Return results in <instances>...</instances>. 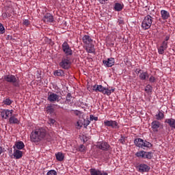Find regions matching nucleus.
<instances>
[{"label":"nucleus","instance_id":"nucleus-3","mask_svg":"<svg viewBox=\"0 0 175 175\" xmlns=\"http://www.w3.org/2000/svg\"><path fill=\"white\" fill-rule=\"evenodd\" d=\"M7 82L10 83H12L14 87L18 88L20 87V80L18 77L12 75H8L4 76L3 78Z\"/></svg>","mask_w":175,"mask_h":175},{"label":"nucleus","instance_id":"nucleus-10","mask_svg":"<svg viewBox=\"0 0 175 175\" xmlns=\"http://www.w3.org/2000/svg\"><path fill=\"white\" fill-rule=\"evenodd\" d=\"M90 175H108V174L104 170H100L95 168L90 170Z\"/></svg>","mask_w":175,"mask_h":175},{"label":"nucleus","instance_id":"nucleus-25","mask_svg":"<svg viewBox=\"0 0 175 175\" xmlns=\"http://www.w3.org/2000/svg\"><path fill=\"white\" fill-rule=\"evenodd\" d=\"M140 80H147L149 78V75L147 72H142L139 74Z\"/></svg>","mask_w":175,"mask_h":175},{"label":"nucleus","instance_id":"nucleus-26","mask_svg":"<svg viewBox=\"0 0 175 175\" xmlns=\"http://www.w3.org/2000/svg\"><path fill=\"white\" fill-rule=\"evenodd\" d=\"M152 146V145H151V144L149 142L144 141L140 148H144L145 150L146 148H150Z\"/></svg>","mask_w":175,"mask_h":175},{"label":"nucleus","instance_id":"nucleus-18","mask_svg":"<svg viewBox=\"0 0 175 175\" xmlns=\"http://www.w3.org/2000/svg\"><path fill=\"white\" fill-rule=\"evenodd\" d=\"M83 42L84 44H92L93 40L90 36L88 35H85L83 38H82Z\"/></svg>","mask_w":175,"mask_h":175},{"label":"nucleus","instance_id":"nucleus-29","mask_svg":"<svg viewBox=\"0 0 175 175\" xmlns=\"http://www.w3.org/2000/svg\"><path fill=\"white\" fill-rule=\"evenodd\" d=\"M15 146L18 150H22L25 146V145H24V143L22 141H19L15 144Z\"/></svg>","mask_w":175,"mask_h":175},{"label":"nucleus","instance_id":"nucleus-6","mask_svg":"<svg viewBox=\"0 0 175 175\" xmlns=\"http://www.w3.org/2000/svg\"><path fill=\"white\" fill-rule=\"evenodd\" d=\"M103 124H105V127H109L112 129H119L120 125H118V123L117 121L114 120H105L103 122Z\"/></svg>","mask_w":175,"mask_h":175},{"label":"nucleus","instance_id":"nucleus-23","mask_svg":"<svg viewBox=\"0 0 175 175\" xmlns=\"http://www.w3.org/2000/svg\"><path fill=\"white\" fill-rule=\"evenodd\" d=\"M144 141L142 139H141V138H136V139H135V140H134V144H135V145L137 146V147H138L139 148H140L141 147H142V144H143V142H144Z\"/></svg>","mask_w":175,"mask_h":175},{"label":"nucleus","instance_id":"nucleus-28","mask_svg":"<svg viewBox=\"0 0 175 175\" xmlns=\"http://www.w3.org/2000/svg\"><path fill=\"white\" fill-rule=\"evenodd\" d=\"M115 92V88H111V89H109V88H105V90L103 92V95H107V96H110L111 94V93Z\"/></svg>","mask_w":175,"mask_h":175},{"label":"nucleus","instance_id":"nucleus-32","mask_svg":"<svg viewBox=\"0 0 175 175\" xmlns=\"http://www.w3.org/2000/svg\"><path fill=\"white\" fill-rule=\"evenodd\" d=\"M12 103H13V101L12 100H10V98H5L3 100V105H12Z\"/></svg>","mask_w":175,"mask_h":175},{"label":"nucleus","instance_id":"nucleus-9","mask_svg":"<svg viewBox=\"0 0 175 175\" xmlns=\"http://www.w3.org/2000/svg\"><path fill=\"white\" fill-rule=\"evenodd\" d=\"M13 110L3 109L1 112V116L5 120H7L10 117L12 116Z\"/></svg>","mask_w":175,"mask_h":175},{"label":"nucleus","instance_id":"nucleus-45","mask_svg":"<svg viewBox=\"0 0 175 175\" xmlns=\"http://www.w3.org/2000/svg\"><path fill=\"white\" fill-rule=\"evenodd\" d=\"M170 34H167L165 36V38H164L163 42H168L170 39Z\"/></svg>","mask_w":175,"mask_h":175},{"label":"nucleus","instance_id":"nucleus-22","mask_svg":"<svg viewBox=\"0 0 175 175\" xmlns=\"http://www.w3.org/2000/svg\"><path fill=\"white\" fill-rule=\"evenodd\" d=\"M14 157L16 159H20L23 157V151L20 150H14Z\"/></svg>","mask_w":175,"mask_h":175},{"label":"nucleus","instance_id":"nucleus-15","mask_svg":"<svg viewBox=\"0 0 175 175\" xmlns=\"http://www.w3.org/2000/svg\"><path fill=\"white\" fill-rule=\"evenodd\" d=\"M42 21H44V23H53V16L49 13H47L46 15H44V18H42Z\"/></svg>","mask_w":175,"mask_h":175},{"label":"nucleus","instance_id":"nucleus-35","mask_svg":"<svg viewBox=\"0 0 175 175\" xmlns=\"http://www.w3.org/2000/svg\"><path fill=\"white\" fill-rule=\"evenodd\" d=\"M168 44H169V42L163 41L161 45V47L163 49H167Z\"/></svg>","mask_w":175,"mask_h":175},{"label":"nucleus","instance_id":"nucleus-7","mask_svg":"<svg viewBox=\"0 0 175 175\" xmlns=\"http://www.w3.org/2000/svg\"><path fill=\"white\" fill-rule=\"evenodd\" d=\"M62 50H63L64 54L66 55V57L72 56V51L70 46V44L68 43H67V42H64L62 44Z\"/></svg>","mask_w":175,"mask_h":175},{"label":"nucleus","instance_id":"nucleus-39","mask_svg":"<svg viewBox=\"0 0 175 175\" xmlns=\"http://www.w3.org/2000/svg\"><path fill=\"white\" fill-rule=\"evenodd\" d=\"M4 33H5V27H4L3 25L0 23V33L3 34Z\"/></svg>","mask_w":175,"mask_h":175},{"label":"nucleus","instance_id":"nucleus-48","mask_svg":"<svg viewBox=\"0 0 175 175\" xmlns=\"http://www.w3.org/2000/svg\"><path fill=\"white\" fill-rule=\"evenodd\" d=\"M143 72L142 70V69H140V68H136L135 69V73H136V75H139V73H142V72Z\"/></svg>","mask_w":175,"mask_h":175},{"label":"nucleus","instance_id":"nucleus-8","mask_svg":"<svg viewBox=\"0 0 175 175\" xmlns=\"http://www.w3.org/2000/svg\"><path fill=\"white\" fill-rule=\"evenodd\" d=\"M96 148L107 152L109 150L110 145L105 142H98L96 144Z\"/></svg>","mask_w":175,"mask_h":175},{"label":"nucleus","instance_id":"nucleus-1","mask_svg":"<svg viewBox=\"0 0 175 175\" xmlns=\"http://www.w3.org/2000/svg\"><path fill=\"white\" fill-rule=\"evenodd\" d=\"M48 133L44 127H40L31 131L30 135V140L33 143H39L43 139L50 142V139L47 138Z\"/></svg>","mask_w":175,"mask_h":175},{"label":"nucleus","instance_id":"nucleus-51","mask_svg":"<svg viewBox=\"0 0 175 175\" xmlns=\"http://www.w3.org/2000/svg\"><path fill=\"white\" fill-rule=\"evenodd\" d=\"M98 1H99L100 3L101 4H105L106 1H107V0H98Z\"/></svg>","mask_w":175,"mask_h":175},{"label":"nucleus","instance_id":"nucleus-20","mask_svg":"<svg viewBox=\"0 0 175 175\" xmlns=\"http://www.w3.org/2000/svg\"><path fill=\"white\" fill-rule=\"evenodd\" d=\"M164 122L168 124L170 127H171L172 129H175V119L167 118L165 120V121H164Z\"/></svg>","mask_w":175,"mask_h":175},{"label":"nucleus","instance_id":"nucleus-33","mask_svg":"<svg viewBox=\"0 0 175 175\" xmlns=\"http://www.w3.org/2000/svg\"><path fill=\"white\" fill-rule=\"evenodd\" d=\"M145 92L147 94L151 93L152 92V87H151L150 85H147L145 88Z\"/></svg>","mask_w":175,"mask_h":175},{"label":"nucleus","instance_id":"nucleus-36","mask_svg":"<svg viewBox=\"0 0 175 175\" xmlns=\"http://www.w3.org/2000/svg\"><path fill=\"white\" fill-rule=\"evenodd\" d=\"M126 137L124 136H120V138L119 139V142L122 144H126V140H125Z\"/></svg>","mask_w":175,"mask_h":175},{"label":"nucleus","instance_id":"nucleus-52","mask_svg":"<svg viewBox=\"0 0 175 175\" xmlns=\"http://www.w3.org/2000/svg\"><path fill=\"white\" fill-rule=\"evenodd\" d=\"M98 85H94V86H92V90H94L95 92V90L97 89Z\"/></svg>","mask_w":175,"mask_h":175},{"label":"nucleus","instance_id":"nucleus-2","mask_svg":"<svg viewBox=\"0 0 175 175\" xmlns=\"http://www.w3.org/2000/svg\"><path fill=\"white\" fill-rule=\"evenodd\" d=\"M154 18L150 15H147L144 17V21L142 22V29L144 30H148L152 25Z\"/></svg>","mask_w":175,"mask_h":175},{"label":"nucleus","instance_id":"nucleus-34","mask_svg":"<svg viewBox=\"0 0 175 175\" xmlns=\"http://www.w3.org/2000/svg\"><path fill=\"white\" fill-rule=\"evenodd\" d=\"M167 48H161V46L158 48V53L160 55H163L165 53V51H166Z\"/></svg>","mask_w":175,"mask_h":175},{"label":"nucleus","instance_id":"nucleus-12","mask_svg":"<svg viewBox=\"0 0 175 175\" xmlns=\"http://www.w3.org/2000/svg\"><path fill=\"white\" fill-rule=\"evenodd\" d=\"M161 126V122L158 120L152 121L151 123V127L152 129V131L154 133L159 132V129Z\"/></svg>","mask_w":175,"mask_h":175},{"label":"nucleus","instance_id":"nucleus-16","mask_svg":"<svg viewBox=\"0 0 175 175\" xmlns=\"http://www.w3.org/2000/svg\"><path fill=\"white\" fill-rule=\"evenodd\" d=\"M161 18L163 20V21H166L167 19L170 18V14L169 12H167V10H161Z\"/></svg>","mask_w":175,"mask_h":175},{"label":"nucleus","instance_id":"nucleus-47","mask_svg":"<svg viewBox=\"0 0 175 175\" xmlns=\"http://www.w3.org/2000/svg\"><path fill=\"white\" fill-rule=\"evenodd\" d=\"M156 80V78L153 76H151L150 78H149V81L150 83H154Z\"/></svg>","mask_w":175,"mask_h":175},{"label":"nucleus","instance_id":"nucleus-41","mask_svg":"<svg viewBox=\"0 0 175 175\" xmlns=\"http://www.w3.org/2000/svg\"><path fill=\"white\" fill-rule=\"evenodd\" d=\"M90 124V121L89 120H84L83 121V126L84 128H87L88 126Z\"/></svg>","mask_w":175,"mask_h":175},{"label":"nucleus","instance_id":"nucleus-50","mask_svg":"<svg viewBox=\"0 0 175 175\" xmlns=\"http://www.w3.org/2000/svg\"><path fill=\"white\" fill-rule=\"evenodd\" d=\"M77 126L79 127V129L82 128L83 127V124L80 122V121H78L77 122Z\"/></svg>","mask_w":175,"mask_h":175},{"label":"nucleus","instance_id":"nucleus-42","mask_svg":"<svg viewBox=\"0 0 175 175\" xmlns=\"http://www.w3.org/2000/svg\"><path fill=\"white\" fill-rule=\"evenodd\" d=\"M71 111H73L74 112V114L75 116H81L82 114V112L81 111H78V110H72Z\"/></svg>","mask_w":175,"mask_h":175},{"label":"nucleus","instance_id":"nucleus-4","mask_svg":"<svg viewBox=\"0 0 175 175\" xmlns=\"http://www.w3.org/2000/svg\"><path fill=\"white\" fill-rule=\"evenodd\" d=\"M72 65L71 59L68 56H64L62 58V61L59 63V66H60L64 70H69Z\"/></svg>","mask_w":175,"mask_h":175},{"label":"nucleus","instance_id":"nucleus-54","mask_svg":"<svg viewBox=\"0 0 175 175\" xmlns=\"http://www.w3.org/2000/svg\"><path fill=\"white\" fill-rule=\"evenodd\" d=\"M8 16L6 13L3 14V17L6 18Z\"/></svg>","mask_w":175,"mask_h":175},{"label":"nucleus","instance_id":"nucleus-14","mask_svg":"<svg viewBox=\"0 0 175 175\" xmlns=\"http://www.w3.org/2000/svg\"><path fill=\"white\" fill-rule=\"evenodd\" d=\"M48 100H49L51 103L59 102V96L55 93H51L50 95H48Z\"/></svg>","mask_w":175,"mask_h":175},{"label":"nucleus","instance_id":"nucleus-44","mask_svg":"<svg viewBox=\"0 0 175 175\" xmlns=\"http://www.w3.org/2000/svg\"><path fill=\"white\" fill-rule=\"evenodd\" d=\"M29 20L28 19H25L24 21H23V25H25V26H26V27H28L29 25Z\"/></svg>","mask_w":175,"mask_h":175},{"label":"nucleus","instance_id":"nucleus-27","mask_svg":"<svg viewBox=\"0 0 175 175\" xmlns=\"http://www.w3.org/2000/svg\"><path fill=\"white\" fill-rule=\"evenodd\" d=\"M156 120H161L164 119V112L163 111H159L158 113L155 116Z\"/></svg>","mask_w":175,"mask_h":175},{"label":"nucleus","instance_id":"nucleus-17","mask_svg":"<svg viewBox=\"0 0 175 175\" xmlns=\"http://www.w3.org/2000/svg\"><path fill=\"white\" fill-rule=\"evenodd\" d=\"M17 116V114H14L12 116H10L9 118V124H19L20 120L16 118Z\"/></svg>","mask_w":175,"mask_h":175},{"label":"nucleus","instance_id":"nucleus-11","mask_svg":"<svg viewBox=\"0 0 175 175\" xmlns=\"http://www.w3.org/2000/svg\"><path fill=\"white\" fill-rule=\"evenodd\" d=\"M103 64L105 66L110 68L115 64V58H107V60H103Z\"/></svg>","mask_w":175,"mask_h":175},{"label":"nucleus","instance_id":"nucleus-13","mask_svg":"<svg viewBox=\"0 0 175 175\" xmlns=\"http://www.w3.org/2000/svg\"><path fill=\"white\" fill-rule=\"evenodd\" d=\"M138 167L140 173H148L150 170V167L147 164H139Z\"/></svg>","mask_w":175,"mask_h":175},{"label":"nucleus","instance_id":"nucleus-53","mask_svg":"<svg viewBox=\"0 0 175 175\" xmlns=\"http://www.w3.org/2000/svg\"><path fill=\"white\" fill-rule=\"evenodd\" d=\"M1 153H3V148H2L1 146H0V155L1 154Z\"/></svg>","mask_w":175,"mask_h":175},{"label":"nucleus","instance_id":"nucleus-24","mask_svg":"<svg viewBox=\"0 0 175 175\" xmlns=\"http://www.w3.org/2000/svg\"><path fill=\"white\" fill-rule=\"evenodd\" d=\"M53 76H57V77H64L65 76V72L64 70L59 69L56 70L53 72Z\"/></svg>","mask_w":175,"mask_h":175},{"label":"nucleus","instance_id":"nucleus-21","mask_svg":"<svg viewBox=\"0 0 175 175\" xmlns=\"http://www.w3.org/2000/svg\"><path fill=\"white\" fill-rule=\"evenodd\" d=\"M124 8V4L122 3H115L113 9L115 12H121Z\"/></svg>","mask_w":175,"mask_h":175},{"label":"nucleus","instance_id":"nucleus-30","mask_svg":"<svg viewBox=\"0 0 175 175\" xmlns=\"http://www.w3.org/2000/svg\"><path fill=\"white\" fill-rule=\"evenodd\" d=\"M106 90V88H104L103 85H97V88L95 89V92H100L102 94L104 93V91Z\"/></svg>","mask_w":175,"mask_h":175},{"label":"nucleus","instance_id":"nucleus-40","mask_svg":"<svg viewBox=\"0 0 175 175\" xmlns=\"http://www.w3.org/2000/svg\"><path fill=\"white\" fill-rule=\"evenodd\" d=\"M46 109H47V112L49 113H53L54 112V109L53 107H46Z\"/></svg>","mask_w":175,"mask_h":175},{"label":"nucleus","instance_id":"nucleus-5","mask_svg":"<svg viewBox=\"0 0 175 175\" xmlns=\"http://www.w3.org/2000/svg\"><path fill=\"white\" fill-rule=\"evenodd\" d=\"M135 157L137 158L151 159L153 157V152H146L144 150H140L135 153Z\"/></svg>","mask_w":175,"mask_h":175},{"label":"nucleus","instance_id":"nucleus-49","mask_svg":"<svg viewBox=\"0 0 175 175\" xmlns=\"http://www.w3.org/2000/svg\"><path fill=\"white\" fill-rule=\"evenodd\" d=\"M55 122V120L54 119H49V121H48V123L50 124H54Z\"/></svg>","mask_w":175,"mask_h":175},{"label":"nucleus","instance_id":"nucleus-37","mask_svg":"<svg viewBox=\"0 0 175 175\" xmlns=\"http://www.w3.org/2000/svg\"><path fill=\"white\" fill-rule=\"evenodd\" d=\"M72 98V97L71 94L70 93H68L67 96H66V102H67V103H69L71 101Z\"/></svg>","mask_w":175,"mask_h":175},{"label":"nucleus","instance_id":"nucleus-43","mask_svg":"<svg viewBox=\"0 0 175 175\" xmlns=\"http://www.w3.org/2000/svg\"><path fill=\"white\" fill-rule=\"evenodd\" d=\"M79 150L81 152H83L84 151H85V146L84 145H80Z\"/></svg>","mask_w":175,"mask_h":175},{"label":"nucleus","instance_id":"nucleus-46","mask_svg":"<svg viewBox=\"0 0 175 175\" xmlns=\"http://www.w3.org/2000/svg\"><path fill=\"white\" fill-rule=\"evenodd\" d=\"M90 120L91 121H93V120L97 121L98 120V117H94L93 115H90Z\"/></svg>","mask_w":175,"mask_h":175},{"label":"nucleus","instance_id":"nucleus-38","mask_svg":"<svg viewBox=\"0 0 175 175\" xmlns=\"http://www.w3.org/2000/svg\"><path fill=\"white\" fill-rule=\"evenodd\" d=\"M46 175H57V172L55 170H51L48 171Z\"/></svg>","mask_w":175,"mask_h":175},{"label":"nucleus","instance_id":"nucleus-31","mask_svg":"<svg viewBox=\"0 0 175 175\" xmlns=\"http://www.w3.org/2000/svg\"><path fill=\"white\" fill-rule=\"evenodd\" d=\"M56 159L58 161H62L64 159V154L62 152H58L55 154Z\"/></svg>","mask_w":175,"mask_h":175},{"label":"nucleus","instance_id":"nucleus-19","mask_svg":"<svg viewBox=\"0 0 175 175\" xmlns=\"http://www.w3.org/2000/svg\"><path fill=\"white\" fill-rule=\"evenodd\" d=\"M85 51H87V53H95L94 45L93 44H86Z\"/></svg>","mask_w":175,"mask_h":175}]
</instances>
